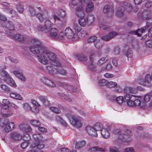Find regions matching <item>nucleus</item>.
<instances>
[{
  "label": "nucleus",
  "mask_w": 152,
  "mask_h": 152,
  "mask_svg": "<svg viewBox=\"0 0 152 152\" xmlns=\"http://www.w3.org/2000/svg\"><path fill=\"white\" fill-rule=\"evenodd\" d=\"M118 130L117 129L116 132H117L118 136V139L122 142H129L131 139L130 137L132 135L131 131L129 130H126L121 132Z\"/></svg>",
  "instance_id": "f257e3e1"
},
{
  "label": "nucleus",
  "mask_w": 152,
  "mask_h": 152,
  "mask_svg": "<svg viewBox=\"0 0 152 152\" xmlns=\"http://www.w3.org/2000/svg\"><path fill=\"white\" fill-rule=\"evenodd\" d=\"M29 12L32 16L36 15L41 22H43L48 17V13L46 11L42 12V13H39L36 14L34 8L32 7H30L29 8Z\"/></svg>",
  "instance_id": "f03ea898"
},
{
  "label": "nucleus",
  "mask_w": 152,
  "mask_h": 152,
  "mask_svg": "<svg viewBox=\"0 0 152 152\" xmlns=\"http://www.w3.org/2000/svg\"><path fill=\"white\" fill-rule=\"evenodd\" d=\"M53 25V23L49 20H47L45 22L44 26L39 25L37 26V29L39 31L45 33H48L49 30L52 28Z\"/></svg>",
  "instance_id": "7ed1b4c3"
},
{
  "label": "nucleus",
  "mask_w": 152,
  "mask_h": 152,
  "mask_svg": "<svg viewBox=\"0 0 152 152\" xmlns=\"http://www.w3.org/2000/svg\"><path fill=\"white\" fill-rule=\"evenodd\" d=\"M70 123L73 126L77 128H80L82 126V124L78 117L73 115L68 117Z\"/></svg>",
  "instance_id": "20e7f679"
},
{
  "label": "nucleus",
  "mask_w": 152,
  "mask_h": 152,
  "mask_svg": "<svg viewBox=\"0 0 152 152\" xmlns=\"http://www.w3.org/2000/svg\"><path fill=\"white\" fill-rule=\"evenodd\" d=\"M43 48V52L42 51L41 52L46 53L47 58H48L51 64H52L53 62H54L56 58V55L54 53L48 51L47 47H45Z\"/></svg>",
  "instance_id": "39448f33"
},
{
  "label": "nucleus",
  "mask_w": 152,
  "mask_h": 152,
  "mask_svg": "<svg viewBox=\"0 0 152 152\" xmlns=\"http://www.w3.org/2000/svg\"><path fill=\"white\" fill-rule=\"evenodd\" d=\"M4 25L8 29L6 32L7 34L9 37L12 36L15 34L14 25L13 23L10 21L6 22H5Z\"/></svg>",
  "instance_id": "423d86ee"
},
{
  "label": "nucleus",
  "mask_w": 152,
  "mask_h": 152,
  "mask_svg": "<svg viewBox=\"0 0 152 152\" xmlns=\"http://www.w3.org/2000/svg\"><path fill=\"white\" fill-rule=\"evenodd\" d=\"M77 34L74 33L72 30L69 27L67 28L65 30V36L69 39H77L79 38Z\"/></svg>",
  "instance_id": "0eeeda50"
},
{
  "label": "nucleus",
  "mask_w": 152,
  "mask_h": 152,
  "mask_svg": "<svg viewBox=\"0 0 152 152\" xmlns=\"http://www.w3.org/2000/svg\"><path fill=\"white\" fill-rule=\"evenodd\" d=\"M45 46L41 45L39 47H35V46H31L30 47L29 50L30 51L34 54H39L40 53H43L41 52H43V50L44 47Z\"/></svg>",
  "instance_id": "6e6552de"
},
{
  "label": "nucleus",
  "mask_w": 152,
  "mask_h": 152,
  "mask_svg": "<svg viewBox=\"0 0 152 152\" xmlns=\"http://www.w3.org/2000/svg\"><path fill=\"white\" fill-rule=\"evenodd\" d=\"M118 34L114 31L110 32L108 34L103 35L101 37V39L105 41H108L115 37Z\"/></svg>",
  "instance_id": "1a4fd4ad"
},
{
  "label": "nucleus",
  "mask_w": 152,
  "mask_h": 152,
  "mask_svg": "<svg viewBox=\"0 0 152 152\" xmlns=\"http://www.w3.org/2000/svg\"><path fill=\"white\" fill-rule=\"evenodd\" d=\"M138 81L142 85L148 86H151L152 81V77H145L144 79H139Z\"/></svg>",
  "instance_id": "9d476101"
},
{
  "label": "nucleus",
  "mask_w": 152,
  "mask_h": 152,
  "mask_svg": "<svg viewBox=\"0 0 152 152\" xmlns=\"http://www.w3.org/2000/svg\"><path fill=\"white\" fill-rule=\"evenodd\" d=\"M37 57L39 61L44 64H47L48 63V60L46 53H40L37 55Z\"/></svg>",
  "instance_id": "9b49d317"
},
{
  "label": "nucleus",
  "mask_w": 152,
  "mask_h": 152,
  "mask_svg": "<svg viewBox=\"0 0 152 152\" xmlns=\"http://www.w3.org/2000/svg\"><path fill=\"white\" fill-rule=\"evenodd\" d=\"M124 97L125 99L127 101L128 105L130 106L134 107V98H135L134 96L126 94Z\"/></svg>",
  "instance_id": "f8f14e48"
},
{
  "label": "nucleus",
  "mask_w": 152,
  "mask_h": 152,
  "mask_svg": "<svg viewBox=\"0 0 152 152\" xmlns=\"http://www.w3.org/2000/svg\"><path fill=\"white\" fill-rule=\"evenodd\" d=\"M86 130L87 133L90 135L94 137H97L98 134L94 127L88 126L86 127Z\"/></svg>",
  "instance_id": "ddd939ff"
},
{
  "label": "nucleus",
  "mask_w": 152,
  "mask_h": 152,
  "mask_svg": "<svg viewBox=\"0 0 152 152\" xmlns=\"http://www.w3.org/2000/svg\"><path fill=\"white\" fill-rule=\"evenodd\" d=\"M75 12L76 15L80 17H84V11L83 7L82 6H79L76 8Z\"/></svg>",
  "instance_id": "4468645a"
},
{
  "label": "nucleus",
  "mask_w": 152,
  "mask_h": 152,
  "mask_svg": "<svg viewBox=\"0 0 152 152\" xmlns=\"http://www.w3.org/2000/svg\"><path fill=\"white\" fill-rule=\"evenodd\" d=\"M134 99V106H138L142 109H144L146 107L145 103L141 102L140 98H136L135 97Z\"/></svg>",
  "instance_id": "2eb2a0df"
},
{
  "label": "nucleus",
  "mask_w": 152,
  "mask_h": 152,
  "mask_svg": "<svg viewBox=\"0 0 152 152\" xmlns=\"http://www.w3.org/2000/svg\"><path fill=\"white\" fill-rule=\"evenodd\" d=\"M151 12L149 10H144L142 13H139L138 15L143 19H147L150 18Z\"/></svg>",
  "instance_id": "dca6fc26"
},
{
  "label": "nucleus",
  "mask_w": 152,
  "mask_h": 152,
  "mask_svg": "<svg viewBox=\"0 0 152 152\" xmlns=\"http://www.w3.org/2000/svg\"><path fill=\"white\" fill-rule=\"evenodd\" d=\"M147 31L148 30V35L151 36L152 35V18H149L147 21V24L145 26Z\"/></svg>",
  "instance_id": "f3484780"
},
{
  "label": "nucleus",
  "mask_w": 152,
  "mask_h": 152,
  "mask_svg": "<svg viewBox=\"0 0 152 152\" xmlns=\"http://www.w3.org/2000/svg\"><path fill=\"white\" fill-rule=\"evenodd\" d=\"M124 91L126 94L132 96L130 94H134L137 93V90L132 87H126L124 89Z\"/></svg>",
  "instance_id": "a211bd4d"
},
{
  "label": "nucleus",
  "mask_w": 152,
  "mask_h": 152,
  "mask_svg": "<svg viewBox=\"0 0 152 152\" xmlns=\"http://www.w3.org/2000/svg\"><path fill=\"white\" fill-rule=\"evenodd\" d=\"M49 32L53 38L56 39L58 37V31L56 28H52L49 30Z\"/></svg>",
  "instance_id": "6ab92c4d"
},
{
  "label": "nucleus",
  "mask_w": 152,
  "mask_h": 152,
  "mask_svg": "<svg viewBox=\"0 0 152 152\" xmlns=\"http://www.w3.org/2000/svg\"><path fill=\"white\" fill-rule=\"evenodd\" d=\"M5 81L13 87H15L17 86L14 81L11 77H5L4 78Z\"/></svg>",
  "instance_id": "aec40b11"
},
{
  "label": "nucleus",
  "mask_w": 152,
  "mask_h": 152,
  "mask_svg": "<svg viewBox=\"0 0 152 152\" xmlns=\"http://www.w3.org/2000/svg\"><path fill=\"white\" fill-rule=\"evenodd\" d=\"M3 10L7 13L11 15L12 17L15 16V14L17 13L12 8L4 7Z\"/></svg>",
  "instance_id": "412c9836"
},
{
  "label": "nucleus",
  "mask_w": 152,
  "mask_h": 152,
  "mask_svg": "<svg viewBox=\"0 0 152 152\" xmlns=\"http://www.w3.org/2000/svg\"><path fill=\"white\" fill-rule=\"evenodd\" d=\"M147 30V28L145 26L143 27L141 29H139L138 31H130L131 34L137 35V36H140L144 32Z\"/></svg>",
  "instance_id": "4be33fe9"
},
{
  "label": "nucleus",
  "mask_w": 152,
  "mask_h": 152,
  "mask_svg": "<svg viewBox=\"0 0 152 152\" xmlns=\"http://www.w3.org/2000/svg\"><path fill=\"white\" fill-rule=\"evenodd\" d=\"M53 18L54 20L55 24L58 26H63L66 24L65 22L64 23H62L60 18L56 15L55 14L54 15Z\"/></svg>",
  "instance_id": "5701e85b"
},
{
  "label": "nucleus",
  "mask_w": 152,
  "mask_h": 152,
  "mask_svg": "<svg viewBox=\"0 0 152 152\" xmlns=\"http://www.w3.org/2000/svg\"><path fill=\"white\" fill-rule=\"evenodd\" d=\"M110 129L103 128L102 129L101 133L102 137L104 138H108L110 137L109 131Z\"/></svg>",
  "instance_id": "b1692460"
},
{
  "label": "nucleus",
  "mask_w": 152,
  "mask_h": 152,
  "mask_svg": "<svg viewBox=\"0 0 152 152\" xmlns=\"http://www.w3.org/2000/svg\"><path fill=\"white\" fill-rule=\"evenodd\" d=\"M124 54L128 57H131L132 56V53L131 49L129 48L127 45H126L124 47Z\"/></svg>",
  "instance_id": "393cba45"
},
{
  "label": "nucleus",
  "mask_w": 152,
  "mask_h": 152,
  "mask_svg": "<svg viewBox=\"0 0 152 152\" xmlns=\"http://www.w3.org/2000/svg\"><path fill=\"white\" fill-rule=\"evenodd\" d=\"M11 37L13 39L19 42L23 41L25 39L24 36L20 34H17L15 35L14 34Z\"/></svg>",
  "instance_id": "a878e982"
},
{
  "label": "nucleus",
  "mask_w": 152,
  "mask_h": 152,
  "mask_svg": "<svg viewBox=\"0 0 152 152\" xmlns=\"http://www.w3.org/2000/svg\"><path fill=\"white\" fill-rule=\"evenodd\" d=\"M32 103L34 105L33 111L35 113H38L39 111V107L40 105L34 100L32 101Z\"/></svg>",
  "instance_id": "bb28decb"
},
{
  "label": "nucleus",
  "mask_w": 152,
  "mask_h": 152,
  "mask_svg": "<svg viewBox=\"0 0 152 152\" xmlns=\"http://www.w3.org/2000/svg\"><path fill=\"white\" fill-rule=\"evenodd\" d=\"M105 149L102 148H101L99 146H96L92 147L90 148L89 150V152H104Z\"/></svg>",
  "instance_id": "cd10ccee"
},
{
  "label": "nucleus",
  "mask_w": 152,
  "mask_h": 152,
  "mask_svg": "<svg viewBox=\"0 0 152 152\" xmlns=\"http://www.w3.org/2000/svg\"><path fill=\"white\" fill-rule=\"evenodd\" d=\"M122 7L125 9L128 12H130L132 10V5L129 3L124 2L122 5Z\"/></svg>",
  "instance_id": "c85d7f7f"
},
{
  "label": "nucleus",
  "mask_w": 152,
  "mask_h": 152,
  "mask_svg": "<svg viewBox=\"0 0 152 152\" xmlns=\"http://www.w3.org/2000/svg\"><path fill=\"white\" fill-rule=\"evenodd\" d=\"M74 144H75V148L79 149L85 146L86 143L85 141L82 140L78 142H74Z\"/></svg>",
  "instance_id": "c756f323"
},
{
  "label": "nucleus",
  "mask_w": 152,
  "mask_h": 152,
  "mask_svg": "<svg viewBox=\"0 0 152 152\" xmlns=\"http://www.w3.org/2000/svg\"><path fill=\"white\" fill-rule=\"evenodd\" d=\"M125 9L122 6L118 7L116 12V15L119 17H122L124 16V11Z\"/></svg>",
  "instance_id": "7c9ffc66"
},
{
  "label": "nucleus",
  "mask_w": 152,
  "mask_h": 152,
  "mask_svg": "<svg viewBox=\"0 0 152 152\" xmlns=\"http://www.w3.org/2000/svg\"><path fill=\"white\" fill-rule=\"evenodd\" d=\"M47 70L49 72L53 75H55L58 73V71L57 69L54 68L51 66H48L47 67Z\"/></svg>",
  "instance_id": "2f4dec72"
},
{
  "label": "nucleus",
  "mask_w": 152,
  "mask_h": 152,
  "mask_svg": "<svg viewBox=\"0 0 152 152\" xmlns=\"http://www.w3.org/2000/svg\"><path fill=\"white\" fill-rule=\"evenodd\" d=\"M11 137L15 140H18L22 139V136L17 132H14L11 134Z\"/></svg>",
  "instance_id": "473e14b6"
},
{
  "label": "nucleus",
  "mask_w": 152,
  "mask_h": 152,
  "mask_svg": "<svg viewBox=\"0 0 152 152\" xmlns=\"http://www.w3.org/2000/svg\"><path fill=\"white\" fill-rule=\"evenodd\" d=\"M43 82L50 86L52 87H54L56 85L54 83L51 81L50 80L47 79L46 77H44L42 80Z\"/></svg>",
  "instance_id": "72a5a7b5"
},
{
  "label": "nucleus",
  "mask_w": 152,
  "mask_h": 152,
  "mask_svg": "<svg viewBox=\"0 0 152 152\" xmlns=\"http://www.w3.org/2000/svg\"><path fill=\"white\" fill-rule=\"evenodd\" d=\"M96 64L95 62H90L88 66V69L93 71H96L97 69Z\"/></svg>",
  "instance_id": "f704fd0d"
},
{
  "label": "nucleus",
  "mask_w": 152,
  "mask_h": 152,
  "mask_svg": "<svg viewBox=\"0 0 152 152\" xmlns=\"http://www.w3.org/2000/svg\"><path fill=\"white\" fill-rule=\"evenodd\" d=\"M94 7L93 3L89 2L87 4L86 8L87 12H89L92 11L94 9Z\"/></svg>",
  "instance_id": "c9c22d12"
},
{
  "label": "nucleus",
  "mask_w": 152,
  "mask_h": 152,
  "mask_svg": "<svg viewBox=\"0 0 152 152\" xmlns=\"http://www.w3.org/2000/svg\"><path fill=\"white\" fill-rule=\"evenodd\" d=\"M10 96L12 98L16 99L22 100V97L18 94L16 92H12L10 94Z\"/></svg>",
  "instance_id": "e433bc0d"
},
{
  "label": "nucleus",
  "mask_w": 152,
  "mask_h": 152,
  "mask_svg": "<svg viewBox=\"0 0 152 152\" xmlns=\"http://www.w3.org/2000/svg\"><path fill=\"white\" fill-rule=\"evenodd\" d=\"M3 104L1 105L3 109H7L9 107L8 105L10 103L8 99H4L3 101Z\"/></svg>",
  "instance_id": "4c0bfd02"
},
{
  "label": "nucleus",
  "mask_w": 152,
  "mask_h": 152,
  "mask_svg": "<svg viewBox=\"0 0 152 152\" xmlns=\"http://www.w3.org/2000/svg\"><path fill=\"white\" fill-rule=\"evenodd\" d=\"M108 57L107 56H105L102 57L99 60L97 63V65L101 66L105 63L108 60Z\"/></svg>",
  "instance_id": "58836bf2"
},
{
  "label": "nucleus",
  "mask_w": 152,
  "mask_h": 152,
  "mask_svg": "<svg viewBox=\"0 0 152 152\" xmlns=\"http://www.w3.org/2000/svg\"><path fill=\"white\" fill-rule=\"evenodd\" d=\"M39 99L45 105L48 106L49 105V102L45 96H40L39 97Z\"/></svg>",
  "instance_id": "ea45409f"
},
{
  "label": "nucleus",
  "mask_w": 152,
  "mask_h": 152,
  "mask_svg": "<svg viewBox=\"0 0 152 152\" xmlns=\"http://www.w3.org/2000/svg\"><path fill=\"white\" fill-rule=\"evenodd\" d=\"M93 127L96 132L97 131H99L102 129V125L101 123L98 122L96 123Z\"/></svg>",
  "instance_id": "a19ab883"
},
{
  "label": "nucleus",
  "mask_w": 152,
  "mask_h": 152,
  "mask_svg": "<svg viewBox=\"0 0 152 152\" xmlns=\"http://www.w3.org/2000/svg\"><path fill=\"white\" fill-rule=\"evenodd\" d=\"M99 28L101 30H107L110 29L109 26L106 25L103 22H101L99 25Z\"/></svg>",
  "instance_id": "79ce46f5"
},
{
  "label": "nucleus",
  "mask_w": 152,
  "mask_h": 152,
  "mask_svg": "<svg viewBox=\"0 0 152 152\" xmlns=\"http://www.w3.org/2000/svg\"><path fill=\"white\" fill-rule=\"evenodd\" d=\"M31 42L38 47L40 46L41 43V42L40 40L36 38L32 39L31 40Z\"/></svg>",
  "instance_id": "37998d69"
},
{
  "label": "nucleus",
  "mask_w": 152,
  "mask_h": 152,
  "mask_svg": "<svg viewBox=\"0 0 152 152\" xmlns=\"http://www.w3.org/2000/svg\"><path fill=\"white\" fill-rule=\"evenodd\" d=\"M33 136L34 139L36 141H37L38 142H40L42 139V137L39 134H34Z\"/></svg>",
  "instance_id": "c03bdc74"
},
{
  "label": "nucleus",
  "mask_w": 152,
  "mask_h": 152,
  "mask_svg": "<svg viewBox=\"0 0 152 152\" xmlns=\"http://www.w3.org/2000/svg\"><path fill=\"white\" fill-rule=\"evenodd\" d=\"M80 18L78 21V23L81 26H84L86 23V19L84 18V17H80Z\"/></svg>",
  "instance_id": "a18cd8bd"
},
{
  "label": "nucleus",
  "mask_w": 152,
  "mask_h": 152,
  "mask_svg": "<svg viewBox=\"0 0 152 152\" xmlns=\"http://www.w3.org/2000/svg\"><path fill=\"white\" fill-rule=\"evenodd\" d=\"M110 6L108 5H105L103 9V11L104 13H107L108 12H110V11L111 12V13L112 14L113 10L112 9H111L110 10Z\"/></svg>",
  "instance_id": "49530a36"
},
{
  "label": "nucleus",
  "mask_w": 152,
  "mask_h": 152,
  "mask_svg": "<svg viewBox=\"0 0 152 152\" xmlns=\"http://www.w3.org/2000/svg\"><path fill=\"white\" fill-rule=\"evenodd\" d=\"M8 126L9 129H7V128H5L4 130L6 132H8L10 130L14 128V123L13 122H10L7 124Z\"/></svg>",
  "instance_id": "de8ad7c7"
},
{
  "label": "nucleus",
  "mask_w": 152,
  "mask_h": 152,
  "mask_svg": "<svg viewBox=\"0 0 152 152\" xmlns=\"http://www.w3.org/2000/svg\"><path fill=\"white\" fill-rule=\"evenodd\" d=\"M77 57L80 61H85L88 59V58L86 56L83 54L78 55Z\"/></svg>",
  "instance_id": "09e8293b"
},
{
  "label": "nucleus",
  "mask_w": 152,
  "mask_h": 152,
  "mask_svg": "<svg viewBox=\"0 0 152 152\" xmlns=\"http://www.w3.org/2000/svg\"><path fill=\"white\" fill-rule=\"evenodd\" d=\"M87 23L89 24H92L94 20V16L92 15H88L87 19Z\"/></svg>",
  "instance_id": "8fccbe9b"
},
{
  "label": "nucleus",
  "mask_w": 152,
  "mask_h": 152,
  "mask_svg": "<svg viewBox=\"0 0 152 152\" xmlns=\"http://www.w3.org/2000/svg\"><path fill=\"white\" fill-rule=\"evenodd\" d=\"M108 81L104 79H102L100 80L98 82L99 84L101 86H103L107 85L108 86Z\"/></svg>",
  "instance_id": "3c124183"
},
{
  "label": "nucleus",
  "mask_w": 152,
  "mask_h": 152,
  "mask_svg": "<svg viewBox=\"0 0 152 152\" xmlns=\"http://www.w3.org/2000/svg\"><path fill=\"white\" fill-rule=\"evenodd\" d=\"M30 123L32 125L36 126H38L40 124V122L36 120H31Z\"/></svg>",
  "instance_id": "603ef678"
},
{
  "label": "nucleus",
  "mask_w": 152,
  "mask_h": 152,
  "mask_svg": "<svg viewBox=\"0 0 152 152\" xmlns=\"http://www.w3.org/2000/svg\"><path fill=\"white\" fill-rule=\"evenodd\" d=\"M118 85L116 82L110 81V82H108L107 86L110 88H115Z\"/></svg>",
  "instance_id": "864d4df0"
},
{
  "label": "nucleus",
  "mask_w": 152,
  "mask_h": 152,
  "mask_svg": "<svg viewBox=\"0 0 152 152\" xmlns=\"http://www.w3.org/2000/svg\"><path fill=\"white\" fill-rule=\"evenodd\" d=\"M73 28L75 31L76 32H79L81 30V28L77 24L74 23L73 26Z\"/></svg>",
  "instance_id": "5fc2aeb1"
},
{
  "label": "nucleus",
  "mask_w": 152,
  "mask_h": 152,
  "mask_svg": "<svg viewBox=\"0 0 152 152\" xmlns=\"http://www.w3.org/2000/svg\"><path fill=\"white\" fill-rule=\"evenodd\" d=\"M97 38L95 36H92L89 37L87 40L88 42L89 43H94L96 41Z\"/></svg>",
  "instance_id": "6e6d98bb"
},
{
  "label": "nucleus",
  "mask_w": 152,
  "mask_h": 152,
  "mask_svg": "<svg viewBox=\"0 0 152 152\" xmlns=\"http://www.w3.org/2000/svg\"><path fill=\"white\" fill-rule=\"evenodd\" d=\"M94 44V46L97 49H99L102 46V45L99 40H97Z\"/></svg>",
  "instance_id": "4d7b16f0"
},
{
  "label": "nucleus",
  "mask_w": 152,
  "mask_h": 152,
  "mask_svg": "<svg viewBox=\"0 0 152 152\" xmlns=\"http://www.w3.org/2000/svg\"><path fill=\"white\" fill-rule=\"evenodd\" d=\"M31 147L32 148H34L36 147H37V148L39 149H41L43 148L44 147V145L42 144H34L32 145Z\"/></svg>",
  "instance_id": "13d9d810"
},
{
  "label": "nucleus",
  "mask_w": 152,
  "mask_h": 152,
  "mask_svg": "<svg viewBox=\"0 0 152 152\" xmlns=\"http://www.w3.org/2000/svg\"><path fill=\"white\" fill-rule=\"evenodd\" d=\"M56 13L59 16L61 17H64L65 15V13L64 11L62 10L57 11L56 12Z\"/></svg>",
  "instance_id": "bf43d9fd"
},
{
  "label": "nucleus",
  "mask_w": 152,
  "mask_h": 152,
  "mask_svg": "<svg viewBox=\"0 0 152 152\" xmlns=\"http://www.w3.org/2000/svg\"><path fill=\"white\" fill-rule=\"evenodd\" d=\"M116 101L119 104H122L124 102V98L122 96H119L116 99Z\"/></svg>",
  "instance_id": "052dcab7"
},
{
  "label": "nucleus",
  "mask_w": 152,
  "mask_h": 152,
  "mask_svg": "<svg viewBox=\"0 0 152 152\" xmlns=\"http://www.w3.org/2000/svg\"><path fill=\"white\" fill-rule=\"evenodd\" d=\"M50 109L53 112L57 113H61L60 110L56 107H51L50 108Z\"/></svg>",
  "instance_id": "680f3d73"
},
{
  "label": "nucleus",
  "mask_w": 152,
  "mask_h": 152,
  "mask_svg": "<svg viewBox=\"0 0 152 152\" xmlns=\"http://www.w3.org/2000/svg\"><path fill=\"white\" fill-rule=\"evenodd\" d=\"M145 7L147 8H150L152 6V2L150 0L147 1L145 3Z\"/></svg>",
  "instance_id": "e2e57ef3"
},
{
  "label": "nucleus",
  "mask_w": 152,
  "mask_h": 152,
  "mask_svg": "<svg viewBox=\"0 0 152 152\" xmlns=\"http://www.w3.org/2000/svg\"><path fill=\"white\" fill-rule=\"evenodd\" d=\"M61 151V152H76V151L75 150H73L71 151L70 150H69L67 148H61L60 149Z\"/></svg>",
  "instance_id": "0e129e2a"
},
{
  "label": "nucleus",
  "mask_w": 152,
  "mask_h": 152,
  "mask_svg": "<svg viewBox=\"0 0 152 152\" xmlns=\"http://www.w3.org/2000/svg\"><path fill=\"white\" fill-rule=\"evenodd\" d=\"M17 9L18 12L20 13H22L24 10L23 6L21 5H18L17 6Z\"/></svg>",
  "instance_id": "69168bd1"
},
{
  "label": "nucleus",
  "mask_w": 152,
  "mask_h": 152,
  "mask_svg": "<svg viewBox=\"0 0 152 152\" xmlns=\"http://www.w3.org/2000/svg\"><path fill=\"white\" fill-rule=\"evenodd\" d=\"M143 99L145 102H149L150 100V95L148 94H146L144 96Z\"/></svg>",
  "instance_id": "338daca9"
},
{
  "label": "nucleus",
  "mask_w": 152,
  "mask_h": 152,
  "mask_svg": "<svg viewBox=\"0 0 152 152\" xmlns=\"http://www.w3.org/2000/svg\"><path fill=\"white\" fill-rule=\"evenodd\" d=\"M145 45L148 47L152 48V40L147 41L145 42Z\"/></svg>",
  "instance_id": "774afa93"
}]
</instances>
